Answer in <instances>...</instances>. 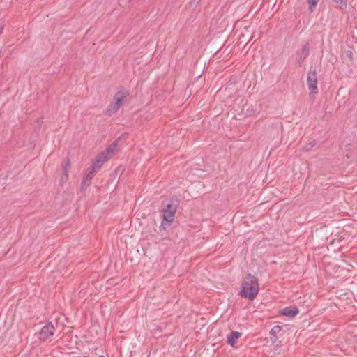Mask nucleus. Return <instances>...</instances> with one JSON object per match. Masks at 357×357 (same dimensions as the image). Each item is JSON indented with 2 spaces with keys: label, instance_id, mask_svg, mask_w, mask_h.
<instances>
[{
  "label": "nucleus",
  "instance_id": "f257e3e1",
  "mask_svg": "<svg viewBox=\"0 0 357 357\" xmlns=\"http://www.w3.org/2000/svg\"><path fill=\"white\" fill-rule=\"evenodd\" d=\"M258 293V278L251 274L247 275L242 282L241 296L252 301L257 297Z\"/></svg>",
  "mask_w": 357,
  "mask_h": 357
},
{
  "label": "nucleus",
  "instance_id": "f03ea898",
  "mask_svg": "<svg viewBox=\"0 0 357 357\" xmlns=\"http://www.w3.org/2000/svg\"><path fill=\"white\" fill-rule=\"evenodd\" d=\"M128 96V91L124 89H120L114 95V102L112 103L105 111V114L111 116L116 113L122 105L125 102L127 96Z\"/></svg>",
  "mask_w": 357,
  "mask_h": 357
},
{
  "label": "nucleus",
  "instance_id": "7ed1b4c3",
  "mask_svg": "<svg viewBox=\"0 0 357 357\" xmlns=\"http://www.w3.org/2000/svg\"><path fill=\"white\" fill-rule=\"evenodd\" d=\"M178 206L177 199H170L166 204H164L162 209V218L167 222L172 223L174 219L175 213Z\"/></svg>",
  "mask_w": 357,
  "mask_h": 357
},
{
  "label": "nucleus",
  "instance_id": "20e7f679",
  "mask_svg": "<svg viewBox=\"0 0 357 357\" xmlns=\"http://www.w3.org/2000/svg\"><path fill=\"white\" fill-rule=\"evenodd\" d=\"M307 84L310 94L318 93L317 89V72L316 67L311 66L307 74Z\"/></svg>",
  "mask_w": 357,
  "mask_h": 357
},
{
  "label": "nucleus",
  "instance_id": "39448f33",
  "mask_svg": "<svg viewBox=\"0 0 357 357\" xmlns=\"http://www.w3.org/2000/svg\"><path fill=\"white\" fill-rule=\"evenodd\" d=\"M54 331L55 328L52 323L48 322L41 328L39 333L38 339L43 342L50 340L54 335Z\"/></svg>",
  "mask_w": 357,
  "mask_h": 357
},
{
  "label": "nucleus",
  "instance_id": "423d86ee",
  "mask_svg": "<svg viewBox=\"0 0 357 357\" xmlns=\"http://www.w3.org/2000/svg\"><path fill=\"white\" fill-rule=\"evenodd\" d=\"M96 172L92 171L91 168H88L84 174L83 179L81 184V191L84 192L87 188L91 185L93 178L94 177Z\"/></svg>",
  "mask_w": 357,
  "mask_h": 357
},
{
  "label": "nucleus",
  "instance_id": "0eeeda50",
  "mask_svg": "<svg viewBox=\"0 0 357 357\" xmlns=\"http://www.w3.org/2000/svg\"><path fill=\"white\" fill-rule=\"evenodd\" d=\"M107 160L106 157H105L101 153L98 154L95 160L93 162L91 165L89 167L92 171H95L97 172L98 169H100L104 163Z\"/></svg>",
  "mask_w": 357,
  "mask_h": 357
},
{
  "label": "nucleus",
  "instance_id": "6e6552de",
  "mask_svg": "<svg viewBox=\"0 0 357 357\" xmlns=\"http://www.w3.org/2000/svg\"><path fill=\"white\" fill-rule=\"evenodd\" d=\"M280 313L289 318H293L298 314V310L296 306H289L282 309Z\"/></svg>",
  "mask_w": 357,
  "mask_h": 357
},
{
  "label": "nucleus",
  "instance_id": "1a4fd4ad",
  "mask_svg": "<svg viewBox=\"0 0 357 357\" xmlns=\"http://www.w3.org/2000/svg\"><path fill=\"white\" fill-rule=\"evenodd\" d=\"M116 145H117V141L116 140L110 146H109L104 151L101 152V153L105 157H106V158L107 160H109V158H111L113 156V155L116 151Z\"/></svg>",
  "mask_w": 357,
  "mask_h": 357
},
{
  "label": "nucleus",
  "instance_id": "9d476101",
  "mask_svg": "<svg viewBox=\"0 0 357 357\" xmlns=\"http://www.w3.org/2000/svg\"><path fill=\"white\" fill-rule=\"evenodd\" d=\"M242 333L238 331L231 332L227 337V342L231 346H234L236 343V340L241 336Z\"/></svg>",
  "mask_w": 357,
  "mask_h": 357
},
{
  "label": "nucleus",
  "instance_id": "9b49d317",
  "mask_svg": "<svg viewBox=\"0 0 357 357\" xmlns=\"http://www.w3.org/2000/svg\"><path fill=\"white\" fill-rule=\"evenodd\" d=\"M281 330H282V327L279 325H275L271 328V330L270 331V335H271L270 339L273 343L276 342V341L278 340V337H277L276 335L279 332H280Z\"/></svg>",
  "mask_w": 357,
  "mask_h": 357
},
{
  "label": "nucleus",
  "instance_id": "f8f14e48",
  "mask_svg": "<svg viewBox=\"0 0 357 357\" xmlns=\"http://www.w3.org/2000/svg\"><path fill=\"white\" fill-rule=\"evenodd\" d=\"M310 48L309 44L307 43L302 48V51L299 55L298 63L301 64L309 55Z\"/></svg>",
  "mask_w": 357,
  "mask_h": 357
},
{
  "label": "nucleus",
  "instance_id": "ddd939ff",
  "mask_svg": "<svg viewBox=\"0 0 357 357\" xmlns=\"http://www.w3.org/2000/svg\"><path fill=\"white\" fill-rule=\"evenodd\" d=\"M70 167V161L68 158L66 160V163L64 166L63 167V174L61 176V181H63L64 179H67L68 178V173Z\"/></svg>",
  "mask_w": 357,
  "mask_h": 357
},
{
  "label": "nucleus",
  "instance_id": "4468645a",
  "mask_svg": "<svg viewBox=\"0 0 357 357\" xmlns=\"http://www.w3.org/2000/svg\"><path fill=\"white\" fill-rule=\"evenodd\" d=\"M332 1L335 4V6L340 10H344L347 7L348 0H332Z\"/></svg>",
  "mask_w": 357,
  "mask_h": 357
},
{
  "label": "nucleus",
  "instance_id": "2eb2a0df",
  "mask_svg": "<svg viewBox=\"0 0 357 357\" xmlns=\"http://www.w3.org/2000/svg\"><path fill=\"white\" fill-rule=\"evenodd\" d=\"M316 144L315 140H312L305 145L303 149L305 151H310Z\"/></svg>",
  "mask_w": 357,
  "mask_h": 357
},
{
  "label": "nucleus",
  "instance_id": "dca6fc26",
  "mask_svg": "<svg viewBox=\"0 0 357 357\" xmlns=\"http://www.w3.org/2000/svg\"><path fill=\"white\" fill-rule=\"evenodd\" d=\"M318 0H307V3L309 4V10L310 12H313L315 6L317 4Z\"/></svg>",
  "mask_w": 357,
  "mask_h": 357
},
{
  "label": "nucleus",
  "instance_id": "f3484780",
  "mask_svg": "<svg viewBox=\"0 0 357 357\" xmlns=\"http://www.w3.org/2000/svg\"><path fill=\"white\" fill-rule=\"evenodd\" d=\"M166 229V227H165V225L163 224H161L159 227V230L160 231H162V230H165Z\"/></svg>",
  "mask_w": 357,
  "mask_h": 357
},
{
  "label": "nucleus",
  "instance_id": "a211bd4d",
  "mask_svg": "<svg viewBox=\"0 0 357 357\" xmlns=\"http://www.w3.org/2000/svg\"><path fill=\"white\" fill-rule=\"evenodd\" d=\"M3 27L0 25V36L1 35L2 32H3Z\"/></svg>",
  "mask_w": 357,
  "mask_h": 357
},
{
  "label": "nucleus",
  "instance_id": "6ab92c4d",
  "mask_svg": "<svg viewBox=\"0 0 357 357\" xmlns=\"http://www.w3.org/2000/svg\"><path fill=\"white\" fill-rule=\"evenodd\" d=\"M37 122H38V125H40L41 123H43V121L40 119H38Z\"/></svg>",
  "mask_w": 357,
  "mask_h": 357
},
{
  "label": "nucleus",
  "instance_id": "aec40b11",
  "mask_svg": "<svg viewBox=\"0 0 357 357\" xmlns=\"http://www.w3.org/2000/svg\"><path fill=\"white\" fill-rule=\"evenodd\" d=\"M99 357H105V356H100Z\"/></svg>",
  "mask_w": 357,
  "mask_h": 357
}]
</instances>
